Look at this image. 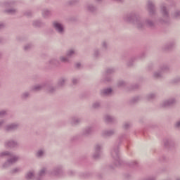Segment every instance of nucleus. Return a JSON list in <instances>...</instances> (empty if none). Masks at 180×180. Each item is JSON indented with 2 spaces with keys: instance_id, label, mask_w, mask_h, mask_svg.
<instances>
[{
  "instance_id": "obj_20",
  "label": "nucleus",
  "mask_w": 180,
  "mask_h": 180,
  "mask_svg": "<svg viewBox=\"0 0 180 180\" xmlns=\"http://www.w3.org/2000/svg\"><path fill=\"white\" fill-rule=\"evenodd\" d=\"M81 122H82V118L75 116L71 117L69 119V123L71 124V126H78Z\"/></svg>"
},
{
  "instance_id": "obj_51",
  "label": "nucleus",
  "mask_w": 180,
  "mask_h": 180,
  "mask_svg": "<svg viewBox=\"0 0 180 180\" xmlns=\"http://www.w3.org/2000/svg\"><path fill=\"white\" fill-rule=\"evenodd\" d=\"M8 115V110H0V117H4V116H6Z\"/></svg>"
},
{
  "instance_id": "obj_17",
  "label": "nucleus",
  "mask_w": 180,
  "mask_h": 180,
  "mask_svg": "<svg viewBox=\"0 0 180 180\" xmlns=\"http://www.w3.org/2000/svg\"><path fill=\"white\" fill-rule=\"evenodd\" d=\"M46 86H47V83H41L39 84L32 86L31 87V91L32 92H39L40 91H43V89H46Z\"/></svg>"
},
{
  "instance_id": "obj_35",
  "label": "nucleus",
  "mask_w": 180,
  "mask_h": 180,
  "mask_svg": "<svg viewBox=\"0 0 180 180\" xmlns=\"http://www.w3.org/2000/svg\"><path fill=\"white\" fill-rule=\"evenodd\" d=\"M157 98V94L150 93L146 95V101H154Z\"/></svg>"
},
{
  "instance_id": "obj_8",
  "label": "nucleus",
  "mask_w": 180,
  "mask_h": 180,
  "mask_svg": "<svg viewBox=\"0 0 180 180\" xmlns=\"http://www.w3.org/2000/svg\"><path fill=\"white\" fill-rule=\"evenodd\" d=\"M20 127V123L13 122L6 125L4 127V130L5 131H7V133H9L11 131H16V130H18Z\"/></svg>"
},
{
  "instance_id": "obj_60",
  "label": "nucleus",
  "mask_w": 180,
  "mask_h": 180,
  "mask_svg": "<svg viewBox=\"0 0 180 180\" xmlns=\"http://www.w3.org/2000/svg\"><path fill=\"white\" fill-rule=\"evenodd\" d=\"M139 86V84H134L131 86V88L132 89H138Z\"/></svg>"
},
{
  "instance_id": "obj_33",
  "label": "nucleus",
  "mask_w": 180,
  "mask_h": 180,
  "mask_svg": "<svg viewBox=\"0 0 180 180\" xmlns=\"http://www.w3.org/2000/svg\"><path fill=\"white\" fill-rule=\"evenodd\" d=\"M172 18L173 19H176L177 20H179L180 19V9H176L173 11L172 13Z\"/></svg>"
},
{
  "instance_id": "obj_28",
  "label": "nucleus",
  "mask_w": 180,
  "mask_h": 180,
  "mask_svg": "<svg viewBox=\"0 0 180 180\" xmlns=\"http://www.w3.org/2000/svg\"><path fill=\"white\" fill-rule=\"evenodd\" d=\"M32 25L34 27H44V26H46V22L39 20H36L33 21Z\"/></svg>"
},
{
  "instance_id": "obj_54",
  "label": "nucleus",
  "mask_w": 180,
  "mask_h": 180,
  "mask_svg": "<svg viewBox=\"0 0 180 180\" xmlns=\"http://www.w3.org/2000/svg\"><path fill=\"white\" fill-rule=\"evenodd\" d=\"M174 127L178 130L180 129V120H178L177 121H176V122L174 123Z\"/></svg>"
},
{
  "instance_id": "obj_55",
  "label": "nucleus",
  "mask_w": 180,
  "mask_h": 180,
  "mask_svg": "<svg viewBox=\"0 0 180 180\" xmlns=\"http://www.w3.org/2000/svg\"><path fill=\"white\" fill-rule=\"evenodd\" d=\"M78 79H77V78H73L72 79V84L73 85H76V84H78Z\"/></svg>"
},
{
  "instance_id": "obj_15",
  "label": "nucleus",
  "mask_w": 180,
  "mask_h": 180,
  "mask_svg": "<svg viewBox=\"0 0 180 180\" xmlns=\"http://www.w3.org/2000/svg\"><path fill=\"white\" fill-rule=\"evenodd\" d=\"M60 64L58 59L51 58L46 63V67L51 70L53 67H60Z\"/></svg>"
},
{
  "instance_id": "obj_50",
  "label": "nucleus",
  "mask_w": 180,
  "mask_h": 180,
  "mask_svg": "<svg viewBox=\"0 0 180 180\" xmlns=\"http://www.w3.org/2000/svg\"><path fill=\"white\" fill-rule=\"evenodd\" d=\"M131 127V123L130 122H124L123 124V128L124 130H128V129H130Z\"/></svg>"
},
{
  "instance_id": "obj_38",
  "label": "nucleus",
  "mask_w": 180,
  "mask_h": 180,
  "mask_svg": "<svg viewBox=\"0 0 180 180\" xmlns=\"http://www.w3.org/2000/svg\"><path fill=\"white\" fill-rule=\"evenodd\" d=\"M108 47H109V42L108 41L104 40L101 42V48L103 50L105 51L108 50Z\"/></svg>"
},
{
  "instance_id": "obj_37",
  "label": "nucleus",
  "mask_w": 180,
  "mask_h": 180,
  "mask_svg": "<svg viewBox=\"0 0 180 180\" xmlns=\"http://www.w3.org/2000/svg\"><path fill=\"white\" fill-rule=\"evenodd\" d=\"M116 72V69L114 68H108L105 70L106 75H112V74H115Z\"/></svg>"
},
{
  "instance_id": "obj_44",
  "label": "nucleus",
  "mask_w": 180,
  "mask_h": 180,
  "mask_svg": "<svg viewBox=\"0 0 180 180\" xmlns=\"http://www.w3.org/2000/svg\"><path fill=\"white\" fill-rule=\"evenodd\" d=\"M170 82L172 84H180V76L174 77L170 81Z\"/></svg>"
},
{
  "instance_id": "obj_13",
  "label": "nucleus",
  "mask_w": 180,
  "mask_h": 180,
  "mask_svg": "<svg viewBox=\"0 0 180 180\" xmlns=\"http://www.w3.org/2000/svg\"><path fill=\"white\" fill-rule=\"evenodd\" d=\"M4 146L8 148H19V142L14 139H10L4 143Z\"/></svg>"
},
{
  "instance_id": "obj_4",
  "label": "nucleus",
  "mask_w": 180,
  "mask_h": 180,
  "mask_svg": "<svg viewBox=\"0 0 180 180\" xmlns=\"http://www.w3.org/2000/svg\"><path fill=\"white\" fill-rule=\"evenodd\" d=\"M111 157L114 160V164L116 167H120L123 161L120 159V151L119 150V144L115 145L111 150Z\"/></svg>"
},
{
  "instance_id": "obj_7",
  "label": "nucleus",
  "mask_w": 180,
  "mask_h": 180,
  "mask_svg": "<svg viewBox=\"0 0 180 180\" xmlns=\"http://www.w3.org/2000/svg\"><path fill=\"white\" fill-rule=\"evenodd\" d=\"M147 9L150 16H154L157 13V7H155V3L153 1H151V0L148 1Z\"/></svg>"
},
{
  "instance_id": "obj_3",
  "label": "nucleus",
  "mask_w": 180,
  "mask_h": 180,
  "mask_svg": "<svg viewBox=\"0 0 180 180\" xmlns=\"http://www.w3.org/2000/svg\"><path fill=\"white\" fill-rule=\"evenodd\" d=\"M47 174V167H42L34 176V171H30L25 175L27 180H44V176Z\"/></svg>"
},
{
  "instance_id": "obj_25",
  "label": "nucleus",
  "mask_w": 180,
  "mask_h": 180,
  "mask_svg": "<svg viewBox=\"0 0 180 180\" xmlns=\"http://www.w3.org/2000/svg\"><path fill=\"white\" fill-rule=\"evenodd\" d=\"M45 155H46V149L44 148H41L39 149L35 153V157L37 158H43Z\"/></svg>"
},
{
  "instance_id": "obj_34",
  "label": "nucleus",
  "mask_w": 180,
  "mask_h": 180,
  "mask_svg": "<svg viewBox=\"0 0 180 180\" xmlns=\"http://www.w3.org/2000/svg\"><path fill=\"white\" fill-rule=\"evenodd\" d=\"M20 98L22 101H26L30 98V91H24L21 94Z\"/></svg>"
},
{
  "instance_id": "obj_49",
  "label": "nucleus",
  "mask_w": 180,
  "mask_h": 180,
  "mask_svg": "<svg viewBox=\"0 0 180 180\" xmlns=\"http://www.w3.org/2000/svg\"><path fill=\"white\" fill-rule=\"evenodd\" d=\"M112 81V76L109 75H105L104 82H110Z\"/></svg>"
},
{
  "instance_id": "obj_2",
  "label": "nucleus",
  "mask_w": 180,
  "mask_h": 180,
  "mask_svg": "<svg viewBox=\"0 0 180 180\" xmlns=\"http://www.w3.org/2000/svg\"><path fill=\"white\" fill-rule=\"evenodd\" d=\"M3 157L10 158L2 165L3 169L9 168V167H11V165H13V164H16V162H18L19 160V158L17 155H15L13 153L8 150L0 153V158H3Z\"/></svg>"
},
{
  "instance_id": "obj_57",
  "label": "nucleus",
  "mask_w": 180,
  "mask_h": 180,
  "mask_svg": "<svg viewBox=\"0 0 180 180\" xmlns=\"http://www.w3.org/2000/svg\"><path fill=\"white\" fill-rule=\"evenodd\" d=\"M68 175H70V176H72V175H75V172H74L72 170H70L68 172Z\"/></svg>"
},
{
  "instance_id": "obj_40",
  "label": "nucleus",
  "mask_w": 180,
  "mask_h": 180,
  "mask_svg": "<svg viewBox=\"0 0 180 180\" xmlns=\"http://www.w3.org/2000/svg\"><path fill=\"white\" fill-rule=\"evenodd\" d=\"M67 57L69 58H71V57H73V56H75V50L74 49H70L66 53Z\"/></svg>"
},
{
  "instance_id": "obj_19",
  "label": "nucleus",
  "mask_w": 180,
  "mask_h": 180,
  "mask_svg": "<svg viewBox=\"0 0 180 180\" xmlns=\"http://www.w3.org/2000/svg\"><path fill=\"white\" fill-rule=\"evenodd\" d=\"M175 41H171L167 43H166L162 46V51H171V50L174 49L175 48Z\"/></svg>"
},
{
  "instance_id": "obj_45",
  "label": "nucleus",
  "mask_w": 180,
  "mask_h": 180,
  "mask_svg": "<svg viewBox=\"0 0 180 180\" xmlns=\"http://www.w3.org/2000/svg\"><path fill=\"white\" fill-rule=\"evenodd\" d=\"M60 61H61V63H70V59L68 56H60Z\"/></svg>"
},
{
  "instance_id": "obj_64",
  "label": "nucleus",
  "mask_w": 180,
  "mask_h": 180,
  "mask_svg": "<svg viewBox=\"0 0 180 180\" xmlns=\"http://www.w3.org/2000/svg\"><path fill=\"white\" fill-rule=\"evenodd\" d=\"M115 1V2H123V0H112Z\"/></svg>"
},
{
  "instance_id": "obj_14",
  "label": "nucleus",
  "mask_w": 180,
  "mask_h": 180,
  "mask_svg": "<svg viewBox=\"0 0 180 180\" xmlns=\"http://www.w3.org/2000/svg\"><path fill=\"white\" fill-rule=\"evenodd\" d=\"M94 126H87L84 129H82L81 135L84 137H89L92 133H94Z\"/></svg>"
},
{
  "instance_id": "obj_16",
  "label": "nucleus",
  "mask_w": 180,
  "mask_h": 180,
  "mask_svg": "<svg viewBox=\"0 0 180 180\" xmlns=\"http://www.w3.org/2000/svg\"><path fill=\"white\" fill-rule=\"evenodd\" d=\"M85 9L87 12H89V13H96V12H98V6L92 3H86Z\"/></svg>"
},
{
  "instance_id": "obj_23",
  "label": "nucleus",
  "mask_w": 180,
  "mask_h": 180,
  "mask_svg": "<svg viewBox=\"0 0 180 180\" xmlns=\"http://www.w3.org/2000/svg\"><path fill=\"white\" fill-rule=\"evenodd\" d=\"M112 92L113 89H112V88L103 89L100 91V95H101V96H110Z\"/></svg>"
},
{
  "instance_id": "obj_30",
  "label": "nucleus",
  "mask_w": 180,
  "mask_h": 180,
  "mask_svg": "<svg viewBox=\"0 0 180 180\" xmlns=\"http://www.w3.org/2000/svg\"><path fill=\"white\" fill-rule=\"evenodd\" d=\"M17 4L18 1L15 0H8L4 2V6H6V8H13V6H15V5H17Z\"/></svg>"
},
{
  "instance_id": "obj_41",
  "label": "nucleus",
  "mask_w": 180,
  "mask_h": 180,
  "mask_svg": "<svg viewBox=\"0 0 180 180\" xmlns=\"http://www.w3.org/2000/svg\"><path fill=\"white\" fill-rule=\"evenodd\" d=\"M128 165L129 167H131V168H136L137 167H139V162H137V160H133L131 162H130Z\"/></svg>"
},
{
  "instance_id": "obj_62",
  "label": "nucleus",
  "mask_w": 180,
  "mask_h": 180,
  "mask_svg": "<svg viewBox=\"0 0 180 180\" xmlns=\"http://www.w3.org/2000/svg\"><path fill=\"white\" fill-rule=\"evenodd\" d=\"M76 68H81V63H77L76 64Z\"/></svg>"
},
{
  "instance_id": "obj_32",
  "label": "nucleus",
  "mask_w": 180,
  "mask_h": 180,
  "mask_svg": "<svg viewBox=\"0 0 180 180\" xmlns=\"http://www.w3.org/2000/svg\"><path fill=\"white\" fill-rule=\"evenodd\" d=\"M4 13H7L8 15H16V13H18V9L15 8H7L4 10Z\"/></svg>"
},
{
  "instance_id": "obj_43",
  "label": "nucleus",
  "mask_w": 180,
  "mask_h": 180,
  "mask_svg": "<svg viewBox=\"0 0 180 180\" xmlns=\"http://www.w3.org/2000/svg\"><path fill=\"white\" fill-rule=\"evenodd\" d=\"M126 85H127V83L123 80H120L118 82H117V86L120 87V88H124V86H126Z\"/></svg>"
},
{
  "instance_id": "obj_53",
  "label": "nucleus",
  "mask_w": 180,
  "mask_h": 180,
  "mask_svg": "<svg viewBox=\"0 0 180 180\" xmlns=\"http://www.w3.org/2000/svg\"><path fill=\"white\" fill-rule=\"evenodd\" d=\"M32 15H33V12L30 10L24 12V15L27 16L28 18L32 16Z\"/></svg>"
},
{
  "instance_id": "obj_26",
  "label": "nucleus",
  "mask_w": 180,
  "mask_h": 180,
  "mask_svg": "<svg viewBox=\"0 0 180 180\" xmlns=\"http://www.w3.org/2000/svg\"><path fill=\"white\" fill-rule=\"evenodd\" d=\"M41 15L44 19H49L50 16L53 15V13L49 8H44L41 11Z\"/></svg>"
},
{
  "instance_id": "obj_27",
  "label": "nucleus",
  "mask_w": 180,
  "mask_h": 180,
  "mask_svg": "<svg viewBox=\"0 0 180 180\" xmlns=\"http://www.w3.org/2000/svg\"><path fill=\"white\" fill-rule=\"evenodd\" d=\"M153 77L155 79H162L164 78V74L158 69V70L153 72Z\"/></svg>"
},
{
  "instance_id": "obj_22",
  "label": "nucleus",
  "mask_w": 180,
  "mask_h": 180,
  "mask_svg": "<svg viewBox=\"0 0 180 180\" xmlns=\"http://www.w3.org/2000/svg\"><path fill=\"white\" fill-rule=\"evenodd\" d=\"M45 89L48 94H56V91H57V86H53L51 84L46 83Z\"/></svg>"
},
{
  "instance_id": "obj_12",
  "label": "nucleus",
  "mask_w": 180,
  "mask_h": 180,
  "mask_svg": "<svg viewBox=\"0 0 180 180\" xmlns=\"http://www.w3.org/2000/svg\"><path fill=\"white\" fill-rule=\"evenodd\" d=\"M116 134V129H104L101 131V136L103 139H108V137H112Z\"/></svg>"
},
{
  "instance_id": "obj_31",
  "label": "nucleus",
  "mask_w": 180,
  "mask_h": 180,
  "mask_svg": "<svg viewBox=\"0 0 180 180\" xmlns=\"http://www.w3.org/2000/svg\"><path fill=\"white\" fill-rule=\"evenodd\" d=\"M65 82H67V78H65V77H60L58 80L57 86L58 88H63V86H64V85H65Z\"/></svg>"
},
{
  "instance_id": "obj_59",
  "label": "nucleus",
  "mask_w": 180,
  "mask_h": 180,
  "mask_svg": "<svg viewBox=\"0 0 180 180\" xmlns=\"http://www.w3.org/2000/svg\"><path fill=\"white\" fill-rule=\"evenodd\" d=\"M155 179H156V177L154 176H149L147 179H146V180H155Z\"/></svg>"
},
{
  "instance_id": "obj_46",
  "label": "nucleus",
  "mask_w": 180,
  "mask_h": 180,
  "mask_svg": "<svg viewBox=\"0 0 180 180\" xmlns=\"http://www.w3.org/2000/svg\"><path fill=\"white\" fill-rule=\"evenodd\" d=\"M124 139H127V135H126V134H122L119 136V144H120L122 143V141H123V140H124Z\"/></svg>"
},
{
  "instance_id": "obj_42",
  "label": "nucleus",
  "mask_w": 180,
  "mask_h": 180,
  "mask_svg": "<svg viewBox=\"0 0 180 180\" xmlns=\"http://www.w3.org/2000/svg\"><path fill=\"white\" fill-rule=\"evenodd\" d=\"M101 106H102V104L99 101H96L92 105V108L94 109H101Z\"/></svg>"
},
{
  "instance_id": "obj_52",
  "label": "nucleus",
  "mask_w": 180,
  "mask_h": 180,
  "mask_svg": "<svg viewBox=\"0 0 180 180\" xmlns=\"http://www.w3.org/2000/svg\"><path fill=\"white\" fill-rule=\"evenodd\" d=\"M80 176L81 178H89V176H91V173H82Z\"/></svg>"
},
{
  "instance_id": "obj_6",
  "label": "nucleus",
  "mask_w": 180,
  "mask_h": 180,
  "mask_svg": "<svg viewBox=\"0 0 180 180\" xmlns=\"http://www.w3.org/2000/svg\"><path fill=\"white\" fill-rule=\"evenodd\" d=\"M51 176H63L64 175V167L63 165H58L49 171Z\"/></svg>"
},
{
  "instance_id": "obj_18",
  "label": "nucleus",
  "mask_w": 180,
  "mask_h": 180,
  "mask_svg": "<svg viewBox=\"0 0 180 180\" xmlns=\"http://www.w3.org/2000/svg\"><path fill=\"white\" fill-rule=\"evenodd\" d=\"M144 57H146V53H144V52L141 53L139 56H133L127 62V65L128 67H131V66H133L134 61H137V59H139V58L143 59V58H144Z\"/></svg>"
},
{
  "instance_id": "obj_1",
  "label": "nucleus",
  "mask_w": 180,
  "mask_h": 180,
  "mask_svg": "<svg viewBox=\"0 0 180 180\" xmlns=\"http://www.w3.org/2000/svg\"><path fill=\"white\" fill-rule=\"evenodd\" d=\"M160 8L162 17L156 19L155 21L151 18H146L142 20L140 13L137 11H131L124 14L122 15V20L125 23H132L139 30H144L146 27L155 29L158 25H167V23H169V11L167 8V3H162Z\"/></svg>"
},
{
  "instance_id": "obj_10",
  "label": "nucleus",
  "mask_w": 180,
  "mask_h": 180,
  "mask_svg": "<svg viewBox=\"0 0 180 180\" xmlns=\"http://www.w3.org/2000/svg\"><path fill=\"white\" fill-rule=\"evenodd\" d=\"M164 146L169 150L175 149L176 145L175 141L172 138H166L164 139Z\"/></svg>"
},
{
  "instance_id": "obj_5",
  "label": "nucleus",
  "mask_w": 180,
  "mask_h": 180,
  "mask_svg": "<svg viewBox=\"0 0 180 180\" xmlns=\"http://www.w3.org/2000/svg\"><path fill=\"white\" fill-rule=\"evenodd\" d=\"M52 27L54 28L56 32L58 33V34H60V36H64L65 34V27H64V24L60 21H53Z\"/></svg>"
},
{
  "instance_id": "obj_47",
  "label": "nucleus",
  "mask_w": 180,
  "mask_h": 180,
  "mask_svg": "<svg viewBox=\"0 0 180 180\" xmlns=\"http://www.w3.org/2000/svg\"><path fill=\"white\" fill-rule=\"evenodd\" d=\"M22 171V169L20 167H16L11 170L10 174H18V172H20Z\"/></svg>"
},
{
  "instance_id": "obj_36",
  "label": "nucleus",
  "mask_w": 180,
  "mask_h": 180,
  "mask_svg": "<svg viewBox=\"0 0 180 180\" xmlns=\"http://www.w3.org/2000/svg\"><path fill=\"white\" fill-rule=\"evenodd\" d=\"M142 99L141 96H136L134 98H132L130 101L129 103L131 105H133L134 103H137V102H140V100Z\"/></svg>"
},
{
  "instance_id": "obj_63",
  "label": "nucleus",
  "mask_w": 180,
  "mask_h": 180,
  "mask_svg": "<svg viewBox=\"0 0 180 180\" xmlns=\"http://www.w3.org/2000/svg\"><path fill=\"white\" fill-rule=\"evenodd\" d=\"M153 65L150 64V65H148V69L149 70H153Z\"/></svg>"
},
{
  "instance_id": "obj_61",
  "label": "nucleus",
  "mask_w": 180,
  "mask_h": 180,
  "mask_svg": "<svg viewBox=\"0 0 180 180\" xmlns=\"http://www.w3.org/2000/svg\"><path fill=\"white\" fill-rule=\"evenodd\" d=\"M4 123H5V120H0V129L1 127H2V126H4Z\"/></svg>"
},
{
  "instance_id": "obj_29",
  "label": "nucleus",
  "mask_w": 180,
  "mask_h": 180,
  "mask_svg": "<svg viewBox=\"0 0 180 180\" xmlns=\"http://www.w3.org/2000/svg\"><path fill=\"white\" fill-rule=\"evenodd\" d=\"M105 123H116L117 120L112 115H107L104 117Z\"/></svg>"
},
{
  "instance_id": "obj_11",
  "label": "nucleus",
  "mask_w": 180,
  "mask_h": 180,
  "mask_svg": "<svg viewBox=\"0 0 180 180\" xmlns=\"http://www.w3.org/2000/svg\"><path fill=\"white\" fill-rule=\"evenodd\" d=\"M164 146L169 150L175 149L176 145L175 141L172 138H166L164 139Z\"/></svg>"
},
{
  "instance_id": "obj_39",
  "label": "nucleus",
  "mask_w": 180,
  "mask_h": 180,
  "mask_svg": "<svg viewBox=\"0 0 180 180\" xmlns=\"http://www.w3.org/2000/svg\"><path fill=\"white\" fill-rule=\"evenodd\" d=\"M93 56L94 58H99L101 57V51L98 49L94 50Z\"/></svg>"
},
{
  "instance_id": "obj_21",
  "label": "nucleus",
  "mask_w": 180,
  "mask_h": 180,
  "mask_svg": "<svg viewBox=\"0 0 180 180\" xmlns=\"http://www.w3.org/2000/svg\"><path fill=\"white\" fill-rule=\"evenodd\" d=\"M175 102V99L174 98H172L166 101H164L162 103L161 106L162 108H169V106H172V105H174Z\"/></svg>"
},
{
  "instance_id": "obj_56",
  "label": "nucleus",
  "mask_w": 180,
  "mask_h": 180,
  "mask_svg": "<svg viewBox=\"0 0 180 180\" xmlns=\"http://www.w3.org/2000/svg\"><path fill=\"white\" fill-rule=\"evenodd\" d=\"M78 3V0H71L69 1L70 5H75V4Z\"/></svg>"
},
{
  "instance_id": "obj_48",
  "label": "nucleus",
  "mask_w": 180,
  "mask_h": 180,
  "mask_svg": "<svg viewBox=\"0 0 180 180\" xmlns=\"http://www.w3.org/2000/svg\"><path fill=\"white\" fill-rule=\"evenodd\" d=\"M31 49H33V44H27L24 46L25 51H29Z\"/></svg>"
},
{
  "instance_id": "obj_9",
  "label": "nucleus",
  "mask_w": 180,
  "mask_h": 180,
  "mask_svg": "<svg viewBox=\"0 0 180 180\" xmlns=\"http://www.w3.org/2000/svg\"><path fill=\"white\" fill-rule=\"evenodd\" d=\"M103 148V146L101 143L96 144L94 147V153L93 154V158L94 160H98V158H101V156L102 155V149Z\"/></svg>"
},
{
  "instance_id": "obj_24",
  "label": "nucleus",
  "mask_w": 180,
  "mask_h": 180,
  "mask_svg": "<svg viewBox=\"0 0 180 180\" xmlns=\"http://www.w3.org/2000/svg\"><path fill=\"white\" fill-rule=\"evenodd\" d=\"M159 70L162 73L163 72H169V71L171 70V67H169V65L167 63H163L160 65Z\"/></svg>"
},
{
  "instance_id": "obj_58",
  "label": "nucleus",
  "mask_w": 180,
  "mask_h": 180,
  "mask_svg": "<svg viewBox=\"0 0 180 180\" xmlns=\"http://www.w3.org/2000/svg\"><path fill=\"white\" fill-rule=\"evenodd\" d=\"M5 23L0 22V30H2V29H5Z\"/></svg>"
}]
</instances>
